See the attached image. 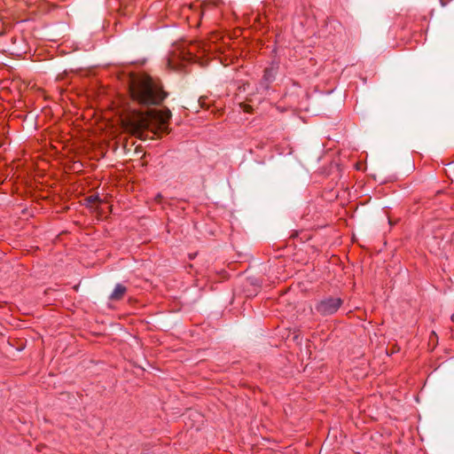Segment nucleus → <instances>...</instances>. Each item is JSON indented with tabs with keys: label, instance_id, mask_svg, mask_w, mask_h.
<instances>
[{
	"label": "nucleus",
	"instance_id": "nucleus-4",
	"mask_svg": "<svg viewBox=\"0 0 454 454\" xmlns=\"http://www.w3.org/2000/svg\"><path fill=\"white\" fill-rule=\"evenodd\" d=\"M278 70V64L272 62L270 67H266L263 71L262 78L260 82V88L267 90L270 84L275 81Z\"/></svg>",
	"mask_w": 454,
	"mask_h": 454
},
{
	"label": "nucleus",
	"instance_id": "nucleus-6",
	"mask_svg": "<svg viewBox=\"0 0 454 454\" xmlns=\"http://www.w3.org/2000/svg\"><path fill=\"white\" fill-rule=\"evenodd\" d=\"M85 200H86L87 205H91V204H94L95 202L99 201V197H98V195H90V196L87 197Z\"/></svg>",
	"mask_w": 454,
	"mask_h": 454
},
{
	"label": "nucleus",
	"instance_id": "nucleus-1",
	"mask_svg": "<svg viewBox=\"0 0 454 454\" xmlns=\"http://www.w3.org/2000/svg\"><path fill=\"white\" fill-rule=\"evenodd\" d=\"M129 94L134 103L148 109L160 106L168 95L160 81L145 74L131 80Z\"/></svg>",
	"mask_w": 454,
	"mask_h": 454
},
{
	"label": "nucleus",
	"instance_id": "nucleus-3",
	"mask_svg": "<svg viewBox=\"0 0 454 454\" xmlns=\"http://www.w3.org/2000/svg\"><path fill=\"white\" fill-rule=\"evenodd\" d=\"M340 307V298L328 297L323 299L316 305V310L323 316H328L335 313Z\"/></svg>",
	"mask_w": 454,
	"mask_h": 454
},
{
	"label": "nucleus",
	"instance_id": "nucleus-2",
	"mask_svg": "<svg viewBox=\"0 0 454 454\" xmlns=\"http://www.w3.org/2000/svg\"><path fill=\"white\" fill-rule=\"evenodd\" d=\"M172 114L168 108L162 110L150 108L145 114H139L133 120H130L131 131L135 136L140 137L142 133L149 128L152 121H155L160 125H165L168 122Z\"/></svg>",
	"mask_w": 454,
	"mask_h": 454
},
{
	"label": "nucleus",
	"instance_id": "nucleus-5",
	"mask_svg": "<svg viewBox=\"0 0 454 454\" xmlns=\"http://www.w3.org/2000/svg\"><path fill=\"white\" fill-rule=\"evenodd\" d=\"M126 292H127V288L123 285L117 284L115 286L114 291L110 294L109 298L112 301H119V300L122 299V297L124 296Z\"/></svg>",
	"mask_w": 454,
	"mask_h": 454
},
{
	"label": "nucleus",
	"instance_id": "nucleus-9",
	"mask_svg": "<svg viewBox=\"0 0 454 454\" xmlns=\"http://www.w3.org/2000/svg\"><path fill=\"white\" fill-rule=\"evenodd\" d=\"M192 415H194V416L200 417V418L201 417L200 414H199L198 412L190 413V416H192Z\"/></svg>",
	"mask_w": 454,
	"mask_h": 454
},
{
	"label": "nucleus",
	"instance_id": "nucleus-7",
	"mask_svg": "<svg viewBox=\"0 0 454 454\" xmlns=\"http://www.w3.org/2000/svg\"><path fill=\"white\" fill-rule=\"evenodd\" d=\"M184 59L188 60V61H192L194 59H195V55L192 54V53H188V56L187 58L186 57H184Z\"/></svg>",
	"mask_w": 454,
	"mask_h": 454
},
{
	"label": "nucleus",
	"instance_id": "nucleus-8",
	"mask_svg": "<svg viewBox=\"0 0 454 454\" xmlns=\"http://www.w3.org/2000/svg\"><path fill=\"white\" fill-rule=\"evenodd\" d=\"M168 66H169L171 68H173V69H176V67L172 63V60H171V59H169V60H168Z\"/></svg>",
	"mask_w": 454,
	"mask_h": 454
}]
</instances>
